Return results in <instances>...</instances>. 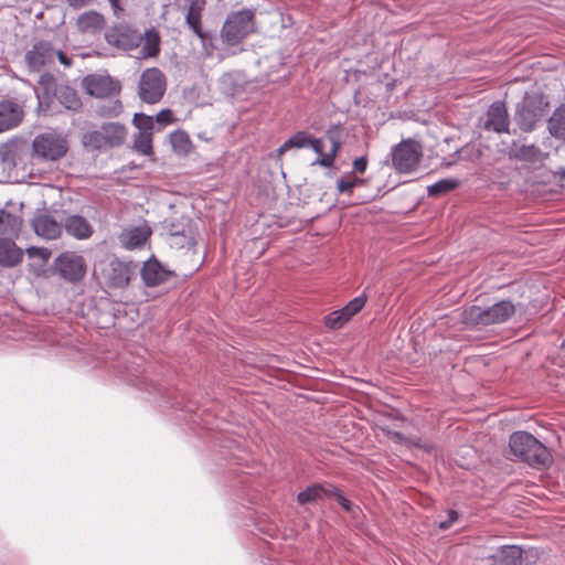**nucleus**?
<instances>
[{
	"label": "nucleus",
	"instance_id": "obj_40",
	"mask_svg": "<svg viewBox=\"0 0 565 565\" xmlns=\"http://www.w3.org/2000/svg\"><path fill=\"white\" fill-rule=\"evenodd\" d=\"M134 125L139 129V132H152L153 118L142 113L134 116Z\"/></svg>",
	"mask_w": 565,
	"mask_h": 565
},
{
	"label": "nucleus",
	"instance_id": "obj_13",
	"mask_svg": "<svg viewBox=\"0 0 565 565\" xmlns=\"http://www.w3.org/2000/svg\"><path fill=\"white\" fill-rule=\"evenodd\" d=\"M56 50L49 41H36L32 49L25 53L24 61L30 71L39 72L54 62Z\"/></svg>",
	"mask_w": 565,
	"mask_h": 565
},
{
	"label": "nucleus",
	"instance_id": "obj_39",
	"mask_svg": "<svg viewBox=\"0 0 565 565\" xmlns=\"http://www.w3.org/2000/svg\"><path fill=\"white\" fill-rule=\"evenodd\" d=\"M340 148H341V140L334 141L333 143H331L330 151L328 153H326V156L318 157L313 161V164H320L321 167H324V168H331L334 164V161H335V158H337V154H338Z\"/></svg>",
	"mask_w": 565,
	"mask_h": 565
},
{
	"label": "nucleus",
	"instance_id": "obj_21",
	"mask_svg": "<svg viewBox=\"0 0 565 565\" xmlns=\"http://www.w3.org/2000/svg\"><path fill=\"white\" fill-rule=\"evenodd\" d=\"M63 228H65L70 236L78 241L88 239L94 233L92 224L84 216L78 214L67 216L64 220Z\"/></svg>",
	"mask_w": 565,
	"mask_h": 565
},
{
	"label": "nucleus",
	"instance_id": "obj_23",
	"mask_svg": "<svg viewBox=\"0 0 565 565\" xmlns=\"http://www.w3.org/2000/svg\"><path fill=\"white\" fill-rule=\"evenodd\" d=\"M22 223L20 215L0 210V238H18Z\"/></svg>",
	"mask_w": 565,
	"mask_h": 565
},
{
	"label": "nucleus",
	"instance_id": "obj_8",
	"mask_svg": "<svg viewBox=\"0 0 565 565\" xmlns=\"http://www.w3.org/2000/svg\"><path fill=\"white\" fill-rule=\"evenodd\" d=\"M163 227L171 247L191 248L195 245V232L190 217L182 216L178 220L164 221Z\"/></svg>",
	"mask_w": 565,
	"mask_h": 565
},
{
	"label": "nucleus",
	"instance_id": "obj_42",
	"mask_svg": "<svg viewBox=\"0 0 565 565\" xmlns=\"http://www.w3.org/2000/svg\"><path fill=\"white\" fill-rule=\"evenodd\" d=\"M458 520V512L455 510H448L447 520L441 521L438 527L443 531L448 530Z\"/></svg>",
	"mask_w": 565,
	"mask_h": 565
},
{
	"label": "nucleus",
	"instance_id": "obj_35",
	"mask_svg": "<svg viewBox=\"0 0 565 565\" xmlns=\"http://www.w3.org/2000/svg\"><path fill=\"white\" fill-rule=\"evenodd\" d=\"M170 142L174 151L181 154L189 153L191 149V140L186 132L177 130L170 135Z\"/></svg>",
	"mask_w": 565,
	"mask_h": 565
},
{
	"label": "nucleus",
	"instance_id": "obj_44",
	"mask_svg": "<svg viewBox=\"0 0 565 565\" xmlns=\"http://www.w3.org/2000/svg\"><path fill=\"white\" fill-rule=\"evenodd\" d=\"M332 497H335L337 501L344 511L350 512L352 510L351 501L343 497L335 487L334 492H332Z\"/></svg>",
	"mask_w": 565,
	"mask_h": 565
},
{
	"label": "nucleus",
	"instance_id": "obj_48",
	"mask_svg": "<svg viewBox=\"0 0 565 565\" xmlns=\"http://www.w3.org/2000/svg\"><path fill=\"white\" fill-rule=\"evenodd\" d=\"M327 138L330 140L331 143L334 141H340L339 136V128L338 127H331L327 130Z\"/></svg>",
	"mask_w": 565,
	"mask_h": 565
},
{
	"label": "nucleus",
	"instance_id": "obj_53",
	"mask_svg": "<svg viewBox=\"0 0 565 565\" xmlns=\"http://www.w3.org/2000/svg\"><path fill=\"white\" fill-rule=\"evenodd\" d=\"M482 152L481 150L477 149L472 156H469L468 159H479L481 157Z\"/></svg>",
	"mask_w": 565,
	"mask_h": 565
},
{
	"label": "nucleus",
	"instance_id": "obj_18",
	"mask_svg": "<svg viewBox=\"0 0 565 565\" xmlns=\"http://www.w3.org/2000/svg\"><path fill=\"white\" fill-rule=\"evenodd\" d=\"M151 228L148 224H142L138 226H130L119 234L118 239L122 247L126 249H135L141 247L146 244V242L151 236Z\"/></svg>",
	"mask_w": 565,
	"mask_h": 565
},
{
	"label": "nucleus",
	"instance_id": "obj_14",
	"mask_svg": "<svg viewBox=\"0 0 565 565\" xmlns=\"http://www.w3.org/2000/svg\"><path fill=\"white\" fill-rule=\"evenodd\" d=\"M366 296L360 295L350 300L343 308L329 313L326 317V326L332 330L342 328L353 316L365 306Z\"/></svg>",
	"mask_w": 565,
	"mask_h": 565
},
{
	"label": "nucleus",
	"instance_id": "obj_34",
	"mask_svg": "<svg viewBox=\"0 0 565 565\" xmlns=\"http://www.w3.org/2000/svg\"><path fill=\"white\" fill-rule=\"evenodd\" d=\"M20 142L19 140L11 139L0 145V160L7 166H13L18 154Z\"/></svg>",
	"mask_w": 565,
	"mask_h": 565
},
{
	"label": "nucleus",
	"instance_id": "obj_55",
	"mask_svg": "<svg viewBox=\"0 0 565 565\" xmlns=\"http://www.w3.org/2000/svg\"><path fill=\"white\" fill-rule=\"evenodd\" d=\"M115 108H116V109H119V110L121 109V105H120V103H119V102H116V106H115Z\"/></svg>",
	"mask_w": 565,
	"mask_h": 565
},
{
	"label": "nucleus",
	"instance_id": "obj_19",
	"mask_svg": "<svg viewBox=\"0 0 565 565\" xmlns=\"http://www.w3.org/2000/svg\"><path fill=\"white\" fill-rule=\"evenodd\" d=\"M32 227L36 235L45 239H56L61 236L63 224H60L52 215L43 213L32 220Z\"/></svg>",
	"mask_w": 565,
	"mask_h": 565
},
{
	"label": "nucleus",
	"instance_id": "obj_29",
	"mask_svg": "<svg viewBox=\"0 0 565 565\" xmlns=\"http://www.w3.org/2000/svg\"><path fill=\"white\" fill-rule=\"evenodd\" d=\"M550 134L562 141H565V104L558 106L547 121Z\"/></svg>",
	"mask_w": 565,
	"mask_h": 565
},
{
	"label": "nucleus",
	"instance_id": "obj_46",
	"mask_svg": "<svg viewBox=\"0 0 565 565\" xmlns=\"http://www.w3.org/2000/svg\"><path fill=\"white\" fill-rule=\"evenodd\" d=\"M156 119L159 124H170L172 121V113L169 109H163L157 114Z\"/></svg>",
	"mask_w": 565,
	"mask_h": 565
},
{
	"label": "nucleus",
	"instance_id": "obj_54",
	"mask_svg": "<svg viewBox=\"0 0 565 565\" xmlns=\"http://www.w3.org/2000/svg\"><path fill=\"white\" fill-rule=\"evenodd\" d=\"M557 174L561 177V179L565 180V168L559 169Z\"/></svg>",
	"mask_w": 565,
	"mask_h": 565
},
{
	"label": "nucleus",
	"instance_id": "obj_25",
	"mask_svg": "<svg viewBox=\"0 0 565 565\" xmlns=\"http://www.w3.org/2000/svg\"><path fill=\"white\" fill-rule=\"evenodd\" d=\"M205 7V0H191L188 12L185 14V22L193 33L200 39H205V32L202 29V11Z\"/></svg>",
	"mask_w": 565,
	"mask_h": 565
},
{
	"label": "nucleus",
	"instance_id": "obj_12",
	"mask_svg": "<svg viewBox=\"0 0 565 565\" xmlns=\"http://www.w3.org/2000/svg\"><path fill=\"white\" fill-rule=\"evenodd\" d=\"M84 90L94 97L106 98L117 95L120 84L109 75L90 74L83 78Z\"/></svg>",
	"mask_w": 565,
	"mask_h": 565
},
{
	"label": "nucleus",
	"instance_id": "obj_2",
	"mask_svg": "<svg viewBox=\"0 0 565 565\" xmlns=\"http://www.w3.org/2000/svg\"><path fill=\"white\" fill-rule=\"evenodd\" d=\"M514 312L515 306L510 300H501L486 308L473 305L463 309L461 321L469 328H482L504 323Z\"/></svg>",
	"mask_w": 565,
	"mask_h": 565
},
{
	"label": "nucleus",
	"instance_id": "obj_38",
	"mask_svg": "<svg viewBox=\"0 0 565 565\" xmlns=\"http://www.w3.org/2000/svg\"><path fill=\"white\" fill-rule=\"evenodd\" d=\"M82 142L85 147H89L95 150L107 147L103 130H92L83 135Z\"/></svg>",
	"mask_w": 565,
	"mask_h": 565
},
{
	"label": "nucleus",
	"instance_id": "obj_5",
	"mask_svg": "<svg viewBox=\"0 0 565 565\" xmlns=\"http://www.w3.org/2000/svg\"><path fill=\"white\" fill-rule=\"evenodd\" d=\"M547 103L543 96H529L515 108L514 120L523 132H531L543 118Z\"/></svg>",
	"mask_w": 565,
	"mask_h": 565
},
{
	"label": "nucleus",
	"instance_id": "obj_45",
	"mask_svg": "<svg viewBox=\"0 0 565 565\" xmlns=\"http://www.w3.org/2000/svg\"><path fill=\"white\" fill-rule=\"evenodd\" d=\"M337 188L340 193L350 194L353 190V183L348 178H341L337 183Z\"/></svg>",
	"mask_w": 565,
	"mask_h": 565
},
{
	"label": "nucleus",
	"instance_id": "obj_32",
	"mask_svg": "<svg viewBox=\"0 0 565 565\" xmlns=\"http://www.w3.org/2000/svg\"><path fill=\"white\" fill-rule=\"evenodd\" d=\"M386 436L397 444H405L423 448L427 452H431L434 450V446L430 443L423 441L420 438H407L403 434L393 430H386Z\"/></svg>",
	"mask_w": 565,
	"mask_h": 565
},
{
	"label": "nucleus",
	"instance_id": "obj_31",
	"mask_svg": "<svg viewBox=\"0 0 565 565\" xmlns=\"http://www.w3.org/2000/svg\"><path fill=\"white\" fill-rule=\"evenodd\" d=\"M311 135L307 131H298L291 137H289L277 150L278 154H284L286 151H288L291 148H307Z\"/></svg>",
	"mask_w": 565,
	"mask_h": 565
},
{
	"label": "nucleus",
	"instance_id": "obj_43",
	"mask_svg": "<svg viewBox=\"0 0 565 565\" xmlns=\"http://www.w3.org/2000/svg\"><path fill=\"white\" fill-rule=\"evenodd\" d=\"M307 148L312 149L318 157L326 156V153H323V141L320 138L311 136Z\"/></svg>",
	"mask_w": 565,
	"mask_h": 565
},
{
	"label": "nucleus",
	"instance_id": "obj_3",
	"mask_svg": "<svg viewBox=\"0 0 565 565\" xmlns=\"http://www.w3.org/2000/svg\"><path fill=\"white\" fill-rule=\"evenodd\" d=\"M256 31L255 12L252 9H242L231 12L222 29L221 39L230 45L235 46L242 43L249 34Z\"/></svg>",
	"mask_w": 565,
	"mask_h": 565
},
{
	"label": "nucleus",
	"instance_id": "obj_41",
	"mask_svg": "<svg viewBox=\"0 0 565 565\" xmlns=\"http://www.w3.org/2000/svg\"><path fill=\"white\" fill-rule=\"evenodd\" d=\"M26 253H28L29 257H31V258L38 257L44 263L47 262L51 257V250L45 247L32 246V247L26 248Z\"/></svg>",
	"mask_w": 565,
	"mask_h": 565
},
{
	"label": "nucleus",
	"instance_id": "obj_22",
	"mask_svg": "<svg viewBox=\"0 0 565 565\" xmlns=\"http://www.w3.org/2000/svg\"><path fill=\"white\" fill-rule=\"evenodd\" d=\"M334 486L331 483H313L298 493L297 501L299 504H307L332 497Z\"/></svg>",
	"mask_w": 565,
	"mask_h": 565
},
{
	"label": "nucleus",
	"instance_id": "obj_50",
	"mask_svg": "<svg viewBox=\"0 0 565 565\" xmlns=\"http://www.w3.org/2000/svg\"><path fill=\"white\" fill-rule=\"evenodd\" d=\"M58 61L65 65V66H70L72 64V58L68 57L67 55H65L62 51L60 50H56V55Z\"/></svg>",
	"mask_w": 565,
	"mask_h": 565
},
{
	"label": "nucleus",
	"instance_id": "obj_7",
	"mask_svg": "<svg viewBox=\"0 0 565 565\" xmlns=\"http://www.w3.org/2000/svg\"><path fill=\"white\" fill-rule=\"evenodd\" d=\"M167 79L157 67L146 68L139 79L138 95L147 104L158 103L164 95Z\"/></svg>",
	"mask_w": 565,
	"mask_h": 565
},
{
	"label": "nucleus",
	"instance_id": "obj_17",
	"mask_svg": "<svg viewBox=\"0 0 565 565\" xmlns=\"http://www.w3.org/2000/svg\"><path fill=\"white\" fill-rule=\"evenodd\" d=\"M24 116L23 107L13 99L0 100V132L18 127Z\"/></svg>",
	"mask_w": 565,
	"mask_h": 565
},
{
	"label": "nucleus",
	"instance_id": "obj_20",
	"mask_svg": "<svg viewBox=\"0 0 565 565\" xmlns=\"http://www.w3.org/2000/svg\"><path fill=\"white\" fill-rule=\"evenodd\" d=\"M171 271L157 259H148L141 268V278L146 286L156 287L169 279Z\"/></svg>",
	"mask_w": 565,
	"mask_h": 565
},
{
	"label": "nucleus",
	"instance_id": "obj_26",
	"mask_svg": "<svg viewBox=\"0 0 565 565\" xmlns=\"http://www.w3.org/2000/svg\"><path fill=\"white\" fill-rule=\"evenodd\" d=\"M23 257V252L19 248L14 238H0V265L3 267H13L18 265Z\"/></svg>",
	"mask_w": 565,
	"mask_h": 565
},
{
	"label": "nucleus",
	"instance_id": "obj_1",
	"mask_svg": "<svg viewBox=\"0 0 565 565\" xmlns=\"http://www.w3.org/2000/svg\"><path fill=\"white\" fill-rule=\"evenodd\" d=\"M509 448L520 460L533 468H546L552 462L548 449L527 431H515L510 436Z\"/></svg>",
	"mask_w": 565,
	"mask_h": 565
},
{
	"label": "nucleus",
	"instance_id": "obj_16",
	"mask_svg": "<svg viewBox=\"0 0 565 565\" xmlns=\"http://www.w3.org/2000/svg\"><path fill=\"white\" fill-rule=\"evenodd\" d=\"M486 120L482 128L487 131L497 134L509 132V114L503 102H493L486 114Z\"/></svg>",
	"mask_w": 565,
	"mask_h": 565
},
{
	"label": "nucleus",
	"instance_id": "obj_30",
	"mask_svg": "<svg viewBox=\"0 0 565 565\" xmlns=\"http://www.w3.org/2000/svg\"><path fill=\"white\" fill-rule=\"evenodd\" d=\"M105 19L96 11H88L81 14L77 19V25L82 32L95 33L104 28Z\"/></svg>",
	"mask_w": 565,
	"mask_h": 565
},
{
	"label": "nucleus",
	"instance_id": "obj_56",
	"mask_svg": "<svg viewBox=\"0 0 565 565\" xmlns=\"http://www.w3.org/2000/svg\"><path fill=\"white\" fill-rule=\"evenodd\" d=\"M468 149H469V147H465V148L462 149V151H463V152H466Z\"/></svg>",
	"mask_w": 565,
	"mask_h": 565
},
{
	"label": "nucleus",
	"instance_id": "obj_28",
	"mask_svg": "<svg viewBox=\"0 0 565 565\" xmlns=\"http://www.w3.org/2000/svg\"><path fill=\"white\" fill-rule=\"evenodd\" d=\"M107 147H118L124 143L127 136L126 127L119 122H108L102 126Z\"/></svg>",
	"mask_w": 565,
	"mask_h": 565
},
{
	"label": "nucleus",
	"instance_id": "obj_37",
	"mask_svg": "<svg viewBox=\"0 0 565 565\" xmlns=\"http://www.w3.org/2000/svg\"><path fill=\"white\" fill-rule=\"evenodd\" d=\"M160 39L156 32H147L146 41L141 47L140 54L142 57H153L158 55L160 47Z\"/></svg>",
	"mask_w": 565,
	"mask_h": 565
},
{
	"label": "nucleus",
	"instance_id": "obj_11",
	"mask_svg": "<svg viewBox=\"0 0 565 565\" xmlns=\"http://www.w3.org/2000/svg\"><path fill=\"white\" fill-rule=\"evenodd\" d=\"M40 84L43 86L47 96L52 93L58 103L66 109L77 110L82 107V100L78 97L77 92L67 85L57 87L53 76L49 74L42 75Z\"/></svg>",
	"mask_w": 565,
	"mask_h": 565
},
{
	"label": "nucleus",
	"instance_id": "obj_9",
	"mask_svg": "<svg viewBox=\"0 0 565 565\" xmlns=\"http://www.w3.org/2000/svg\"><path fill=\"white\" fill-rule=\"evenodd\" d=\"M137 268V264L132 262L114 257L102 268V275L110 288L121 289L129 285L131 278L136 275Z\"/></svg>",
	"mask_w": 565,
	"mask_h": 565
},
{
	"label": "nucleus",
	"instance_id": "obj_27",
	"mask_svg": "<svg viewBox=\"0 0 565 565\" xmlns=\"http://www.w3.org/2000/svg\"><path fill=\"white\" fill-rule=\"evenodd\" d=\"M510 156L519 161L536 163L546 158L547 154L543 153L542 150L535 145L518 146L515 142H513L511 146Z\"/></svg>",
	"mask_w": 565,
	"mask_h": 565
},
{
	"label": "nucleus",
	"instance_id": "obj_4",
	"mask_svg": "<svg viewBox=\"0 0 565 565\" xmlns=\"http://www.w3.org/2000/svg\"><path fill=\"white\" fill-rule=\"evenodd\" d=\"M70 149L67 137L56 131L42 132L32 141L33 157L42 161H57Z\"/></svg>",
	"mask_w": 565,
	"mask_h": 565
},
{
	"label": "nucleus",
	"instance_id": "obj_6",
	"mask_svg": "<svg viewBox=\"0 0 565 565\" xmlns=\"http://www.w3.org/2000/svg\"><path fill=\"white\" fill-rule=\"evenodd\" d=\"M393 168L399 173H411L418 166L423 149L419 142L413 139L402 140L391 150Z\"/></svg>",
	"mask_w": 565,
	"mask_h": 565
},
{
	"label": "nucleus",
	"instance_id": "obj_47",
	"mask_svg": "<svg viewBox=\"0 0 565 565\" xmlns=\"http://www.w3.org/2000/svg\"><path fill=\"white\" fill-rule=\"evenodd\" d=\"M367 167V160L365 157H360L354 159L353 161V168L355 171L363 173L366 170Z\"/></svg>",
	"mask_w": 565,
	"mask_h": 565
},
{
	"label": "nucleus",
	"instance_id": "obj_52",
	"mask_svg": "<svg viewBox=\"0 0 565 565\" xmlns=\"http://www.w3.org/2000/svg\"><path fill=\"white\" fill-rule=\"evenodd\" d=\"M348 179L350 180V182H352V183H353V189H354L358 184H360V183L362 182V180H361V179H359V178H356V177L348 178Z\"/></svg>",
	"mask_w": 565,
	"mask_h": 565
},
{
	"label": "nucleus",
	"instance_id": "obj_15",
	"mask_svg": "<svg viewBox=\"0 0 565 565\" xmlns=\"http://www.w3.org/2000/svg\"><path fill=\"white\" fill-rule=\"evenodd\" d=\"M106 41L121 50L138 47L142 41L141 34L127 25H115L106 33Z\"/></svg>",
	"mask_w": 565,
	"mask_h": 565
},
{
	"label": "nucleus",
	"instance_id": "obj_24",
	"mask_svg": "<svg viewBox=\"0 0 565 565\" xmlns=\"http://www.w3.org/2000/svg\"><path fill=\"white\" fill-rule=\"evenodd\" d=\"M488 559L491 561V565H520L522 548L516 545H504L490 555Z\"/></svg>",
	"mask_w": 565,
	"mask_h": 565
},
{
	"label": "nucleus",
	"instance_id": "obj_33",
	"mask_svg": "<svg viewBox=\"0 0 565 565\" xmlns=\"http://www.w3.org/2000/svg\"><path fill=\"white\" fill-rule=\"evenodd\" d=\"M458 185L459 181L456 179H441L427 186V194L428 196H440L455 190Z\"/></svg>",
	"mask_w": 565,
	"mask_h": 565
},
{
	"label": "nucleus",
	"instance_id": "obj_10",
	"mask_svg": "<svg viewBox=\"0 0 565 565\" xmlns=\"http://www.w3.org/2000/svg\"><path fill=\"white\" fill-rule=\"evenodd\" d=\"M60 276L71 282L79 281L86 274V263L75 252H64L54 262Z\"/></svg>",
	"mask_w": 565,
	"mask_h": 565
},
{
	"label": "nucleus",
	"instance_id": "obj_36",
	"mask_svg": "<svg viewBox=\"0 0 565 565\" xmlns=\"http://www.w3.org/2000/svg\"><path fill=\"white\" fill-rule=\"evenodd\" d=\"M134 149L143 156L152 153V132H138L134 137Z\"/></svg>",
	"mask_w": 565,
	"mask_h": 565
},
{
	"label": "nucleus",
	"instance_id": "obj_51",
	"mask_svg": "<svg viewBox=\"0 0 565 565\" xmlns=\"http://www.w3.org/2000/svg\"><path fill=\"white\" fill-rule=\"evenodd\" d=\"M108 1L116 14H118L120 11H122V8L120 7V0H108Z\"/></svg>",
	"mask_w": 565,
	"mask_h": 565
},
{
	"label": "nucleus",
	"instance_id": "obj_49",
	"mask_svg": "<svg viewBox=\"0 0 565 565\" xmlns=\"http://www.w3.org/2000/svg\"><path fill=\"white\" fill-rule=\"evenodd\" d=\"M71 7L82 8L88 6L93 2V0H65Z\"/></svg>",
	"mask_w": 565,
	"mask_h": 565
}]
</instances>
